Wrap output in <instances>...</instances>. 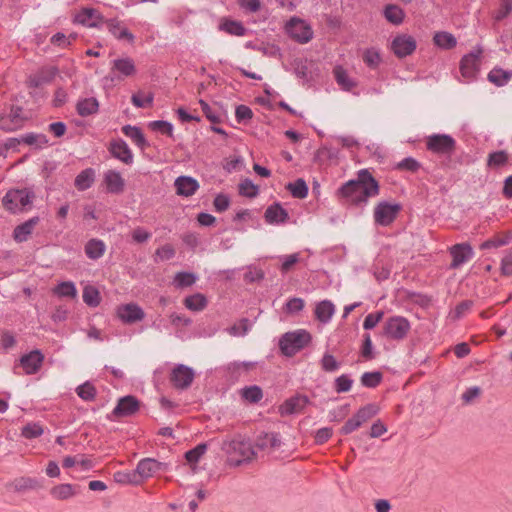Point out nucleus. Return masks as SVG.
Segmentation results:
<instances>
[{"instance_id": "0eeeda50", "label": "nucleus", "mask_w": 512, "mask_h": 512, "mask_svg": "<svg viewBox=\"0 0 512 512\" xmlns=\"http://www.w3.org/2000/svg\"><path fill=\"white\" fill-rule=\"evenodd\" d=\"M410 328V323L405 317L393 316L384 324V335L392 340H402L407 336Z\"/></svg>"}, {"instance_id": "052dcab7", "label": "nucleus", "mask_w": 512, "mask_h": 512, "mask_svg": "<svg viewBox=\"0 0 512 512\" xmlns=\"http://www.w3.org/2000/svg\"><path fill=\"white\" fill-rule=\"evenodd\" d=\"M363 61L368 67L374 69L381 61L380 54L375 49H367L363 54Z\"/></svg>"}, {"instance_id": "09e8293b", "label": "nucleus", "mask_w": 512, "mask_h": 512, "mask_svg": "<svg viewBox=\"0 0 512 512\" xmlns=\"http://www.w3.org/2000/svg\"><path fill=\"white\" fill-rule=\"evenodd\" d=\"M53 292L59 297H70L75 298L77 290L75 284L71 281H65L59 283L53 290Z\"/></svg>"}, {"instance_id": "6e6552de", "label": "nucleus", "mask_w": 512, "mask_h": 512, "mask_svg": "<svg viewBox=\"0 0 512 512\" xmlns=\"http://www.w3.org/2000/svg\"><path fill=\"white\" fill-rule=\"evenodd\" d=\"M483 53L481 47H477L475 50L464 55L460 61V72L461 75L468 81L475 79L477 73L480 70V57Z\"/></svg>"}, {"instance_id": "a19ab883", "label": "nucleus", "mask_w": 512, "mask_h": 512, "mask_svg": "<svg viewBox=\"0 0 512 512\" xmlns=\"http://www.w3.org/2000/svg\"><path fill=\"white\" fill-rule=\"evenodd\" d=\"M286 189L291 193L294 198L304 199L308 195V186L304 179L298 178L294 182L286 185Z\"/></svg>"}, {"instance_id": "0e129e2a", "label": "nucleus", "mask_w": 512, "mask_h": 512, "mask_svg": "<svg viewBox=\"0 0 512 512\" xmlns=\"http://www.w3.org/2000/svg\"><path fill=\"white\" fill-rule=\"evenodd\" d=\"M230 202L231 201L228 195L219 193L213 200V206L217 212L222 213L229 208Z\"/></svg>"}, {"instance_id": "7ed1b4c3", "label": "nucleus", "mask_w": 512, "mask_h": 512, "mask_svg": "<svg viewBox=\"0 0 512 512\" xmlns=\"http://www.w3.org/2000/svg\"><path fill=\"white\" fill-rule=\"evenodd\" d=\"M312 341L311 334L305 329L284 333L279 339V348L284 356L292 357Z\"/></svg>"}, {"instance_id": "39448f33", "label": "nucleus", "mask_w": 512, "mask_h": 512, "mask_svg": "<svg viewBox=\"0 0 512 512\" xmlns=\"http://www.w3.org/2000/svg\"><path fill=\"white\" fill-rule=\"evenodd\" d=\"M34 198V193L27 191L26 189H12L9 190L3 197L2 203L6 210L11 213H17L22 208L31 203Z\"/></svg>"}, {"instance_id": "cd10ccee", "label": "nucleus", "mask_w": 512, "mask_h": 512, "mask_svg": "<svg viewBox=\"0 0 512 512\" xmlns=\"http://www.w3.org/2000/svg\"><path fill=\"white\" fill-rule=\"evenodd\" d=\"M113 71H118L124 77L133 76L136 73L135 63L130 57L115 59L111 68Z\"/></svg>"}, {"instance_id": "338daca9", "label": "nucleus", "mask_w": 512, "mask_h": 512, "mask_svg": "<svg viewBox=\"0 0 512 512\" xmlns=\"http://www.w3.org/2000/svg\"><path fill=\"white\" fill-rule=\"evenodd\" d=\"M235 117L238 123L246 122L252 119L253 112L250 107L241 104L236 107Z\"/></svg>"}, {"instance_id": "864d4df0", "label": "nucleus", "mask_w": 512, "mask_h": 512, "mask_svg": "<svg viewBox=\"0 0 512 512\" xmlns=\"http://www.w3.org/2000/svg\"><path fill=\"white\" fill-rule=\"evenodd\" d=\"M207 450V444L206 443H200L193 449H190L185 453V459L190 464H196L201 456L206 452Z\"/></svg>"}, {"instance_id": "2eb2a0df", "label": "nucleus", "mask_w": 512, "mask_h": 512, "mask_svg": "<svg viewBox=\"0 0 512 512\" xmlns=\"http://www.w3.org/2000/svg\"><path fill=\"white\" fill-rule=\"evenodd\" d=\"M415 39L407 34L397 35L391 44V49L398 58L411 55L416 50Z\"/></svg>"}, {"instance_id": "bf43d9fd", "label": "nucleus", "mask_w": 512, "mask_h": 512, "mask_svg": "<svg viewBox=\"0 0 512 512\" xmlns=\"http://www.w3.org/2000/svg\"><path fill=\"white\" fill-rule=\"evenodd\" d=\"M353 384V380L346 374H343L335 379V391L337 393L348 392Z\"/></svg>"}, {"instance_id": "5fc2aeb1", "label": "nucleus", "mask_w": 512, "mask_h": 512, "mask_svg": "<svg viewBox=\"0 0 512 512\" xmlns=\"http://www.w3.org/2000/svg\"><path fill=\"white\" fill-rule=\"evenodd\" d=\"M44 430L38 423H28L22 428V436L27 439H33L41 436Z\"/></svg>"}, {"instance_id": "b1692460", "label": "nucleus", "mask_w": 512, "mask_h": 512, "mask_svg": "<svg viewBox=\"0 0 512 512\" xmlns=\"http://www.w3.org/2000/svg\"><path fill=\"white\" fill-rule=\"evenodd\" d=\"M104 182L109 193L120 194L124 191L125 181L118 171H107L104 176Z\"/></svg>"}, {"instance_id": "c03bdc74", "label": "nucleus", "mask_w": 512, "mask_h": 512, "mask_svg": "<svg viewBox=\"0 0 512 512\" xmlns=\"http://www.w3.org/2000/svg\"><path fill=\"white\" fill-rule=\"evenodd\" d=\"M220 30L234 36H244L246 34V28L240 21L226 19L220 26Z\"/></svg>"}, {"instance_id": "f3484780", "label": "nucleus", "mask_w": 512, "mask_h": 512, "mask_svg": "<svg viewBox=\"0 0 512 512\" xmlns=\"http://www.w3.org/2000/svg\"><path fill=\"white\" fill-rule=\"evenodd\" d=\"M107 149L115 159L123 162L124 164L131 165L133 163V153L123 139L110 141Z\"/></svg>"}, {"instance_id": "a211bd4d", "label": "nucleus", "mask_w": 512, "mask_h": 512, "mask_svg": "<svg viewBox=\"0 0 512 512\" xmlns=\"http://www.w3.org/2000/svg\"><path fill=\"white\" fill-rule=\"evenodd\" d=\"M166 468V463L159 462L153 458H144L138 462L135 472L141 478H149L159 471L166 470Z\"/></svg>"}, {"instance_id": "f257e3e1", "label": "nucleus", "mask_w": 512, "mask_h": 512, "mask_svg": "<svg viewBox=\"0 0 512 512\" xmlns=\"http://www.w3.org/2000/svg\"><path fill=\"white\" fill-rule=\"evenodd\" d=\"M379 182L368 169H361L355 179L342 184L336 191L337 198L349 205L361 207L367 204L368 199L379 195Z\"/></svg>"}, {"instance_id": "473e14b6", "label": "nucleus", "mask_w": 512, "mask_h": 512, "mask_svg": "<svg viewBox=\"0 0 512 512\" xmlns=\"http://www.w3.org/2000/svg\"><path fill=\"white\" fill-rule=\"evenodd\" d=\"M281 445V439L278 433H263L258 436L256 440V446L261 449H275Z\"/></svg>"}, {"instance_id": "f03ea898", "label": "nucleus", "mask_w": 512, "mask_h": 512, "mask_svg": "<svg viewBox=\"0 0 512 512\" xmlns=\"http://www.w3.org/2000/svg\"><path fill=\"white\" fill-rule=\"evenodd\" d=\"M221 449L227 455V464L232 467L248 463L256 455L251 442L240 435L230 440H224Z\"/></svg>"}, {"instance_id": "a18cd8bd", "label": "nucleus", "mask_w": 512, "mask_h": 512, "mask_svg": "<svg viewBox=\"0 0 512 512\" xmlns=\"http://www.w3.org/2000/svg\"><path fill=\"white\" fill-rule=\"evenodd\" d=\"M238 192L241 196L252 199L258 196L259 187L255 185L250 179L246 178L239 183Z\"/></svg>"}, {"instance_id": "6e6d98bb", "label": "nucleus", "mask_w": 512, "mask_h": 512, "mask_svg": "<svg viewBox=\"0 0 512 512\" xmlns=\"http://www.w3.org/2000/svg\"><path fill=\"white\" fill-rule=\"evenodd\" d=\"M321 368L325 372H334L339 369L340 363L329 353H325L320 361Z\"/></svg>"}, {"instance_id": "1a4fd4ad", "label": "nucleus", "mask_w": 512, "mask_h": 512, "mask_svg": "<svg viewBox=\"0 0 512 512\" xmlns=\"http://www.w3.org/2000/svg\"><path fill=\"white\" fill-rule=\"evenodd\" d=\"M401 209L402 207L398 203L379 202L374 209V221L377 225L389 226L397 218Z\"/></svg>"}, {"instance_id": "393cba45", "label": "nucleus", "mask_w": 512, "mask_h": 512, "mask_svg": "<svg viewBox=\"0 0 512 512\" xmlns=\"http://www.w3.org/2000/svg\"><path fill=\"white\" fill-rule=\"evenodd\" d=\"M38 216L32 217L24 223L16 226L13 231V237L17 242H24L28 239L29 235L33 232L34 227L39 223Z\"/></svg>"}, {"instance_id": "c9c22d12", "label": "nucleus", "mask_w": 512, "mask_h": 512, "mask_svg": "<svg viewBox=\"0 0 512 512\" xmlns=\"http://www.w3.org/2000/svg\"><path fill=\"white\" fill-rule=\"evenodd\" d=\"M512 78V71L495 67L488 73V80L498 87L506 85Z\"/></svg>"}, {"instance_id": "412c9836", "label": "nucleus", "mask_w": 512, "mask_h": 512, "mask_svg": "<svg viewBox=\"0 0 512 512\" xmlns=\"http://www.w3.org/2000/svg\"><path fill=\"white\" fill-rule=\"evenodd\" d=\"M44 360V355L40 350H33L28 354L23 355L20 358V365L26 372V374L36 373Z\"/></svg>"}, {"instance_id": "774afa93", "label": "nucleus", "mask_w": 512, "mask_h": 512, "mask_svg": "<svg viewBox=\"0 0 512 512\" xmlns=\"http://www.w3.org/2000/svg\"><path fill=\"white\" fill-rule=\"evenodd\" d=\"M304 305L305 303L302 298L293 297L285 304V311L290 314L298 313L303 310Z\"/></svg>"}, {"instance_id": "423d86ee", "label": "nucleus", "mask_w": 512, "mask_h": 512, "mask_svg": "<svg viewBox=\"0 0 512 512\" xmlns=\"http://www.w3.org/2000/svg\"><path fill=\"white\" fill-rule=\"evenodd\" d=\"M426 148L434 154L450 156L456 150V141L448 134H433L427 137Z\"/></svg>"}, {"instance_id": "5701e85b", "label": "nucleus", "mask_w": 512, "mask_h": 512, "mask_svg": "<svg viewBox=\"0 0 512 512\" xmlns=\"http://www.w3.org/2000/svg\"><path fill=\"white\" fill-rule=\"evenodd\" d=\"M104 24H106L108 31L118 40H126L129 43L134 42V35L126 27H123L122 22L118 19H106Z\"/></svg>"}, {"instance_id": "f8f14e48", "label": "nucleus", "mask_w": 512, "mask_h": 512, "mask_svg": "<svg viewBox=\"0 0 512 512\" xmlns=\"http://www.w3.org/2000/svg\"><path fill=\"white\" fill-rule=\"evenodd\" d=\"M140 408V401L133 395H127L118 400L111 416L115 419L129 417L136 414Z\"/></svg>"}, {"instance_id": "2f4dec72", "label": "nucleus", "mask_w": 512, "mask_h": 512, "mask_svg": "<svg viewBox=\"0 0 512 512\" xmlns=\"http://www.w3.org/2000/svg\"><path fill=\"white\" fill-rule=\"evenodd\" d=\"M95 179V172L92 168L81 171L75 178L74 185L79 191L87 190L92 186Z\"/></svg>"}, {"instance_id": "e2e57ef3", "label": "nucleus", "mask_w": 512, "mask_h": 512, "mask_svg": "<svg viewBox=\"0 0 512 512\" xmlns=\"http://www.w3.org/2000/svg\"><path fill=\"white\" fill-rule=\"evenodd\" d=\"M58 74V68L55 66L51 67H42L38 72L37 75L40 77L42 82L44 84L51 83L56 75Z\"/></svg>"}, {"instance_id": "aec40b11", "label": "nucleus", "mask_w": 512, "mask_h": 512, "mask_svg": "<svg viewBox=\"0 0 512 512\" xmlns=\"http://www.w3.org/2000/svg\"><path fill=\"white\" fill-rule=\"evenodd\" d=\"M264 219L268 224L278 225L286 223L289 219V214L280 203L274 202L265 210Z\"/></svg>"}, {"instance_id": "4c0bfd02", "label": "nucleus", "mask_w": 512, "mask_h": 512, "mask_svg": "<svg viewBox=\"0 0 512 512\" xmlns=\"http://www.w3.org/2000/svg\"><path fill=\"white\" fill-rule=\"evenodd\" d=\"M208 304L207 298L201 293H195L184 299V305L187 309L195 312L202 311Z\"/></svg>"}, {"instance_id": "9d476101", "label": "nucleus", "mask_w": 512, "mask_h": 512, "mask_svg": "<svg viewBox=\"0 0 512 512\" xmlns=\"http://www.w3.org/2000/svg\"><path fill=\"white\" fill-rule=\"evenodd\" d=\"M195 378L194 370L184 364L176 365L170 373V383L175 389L186 390L188 389Z\"/></svg>"}, {"instance_id": "8fccbe9b", "label": "nucleus", "mask_w": 512, "mask_h": 512, "mask_svg": "<svg viewBox=\"0 0 512 512\" xmlns=\"http://www.w3.org/2000/svg\"><path fill=\"white\" fill-rule=\"evenodd\" d=\"M382 379H383L382 373L379 371H375V372H365L361 376L360 380H361V384L364 387L375 388L381 383Z\"/></svg>"}, {"instance_id": "c85d7f7f", "label": "nucleus", "mask_w": 512, "mask_h": 512, "mask_svg": "<svg viewBox=\"0 0 512 512\" xmlns=\"http://www.w3.org/2000/svg\"><path fill=\"white\" fill-rule=\"evenodd\" d=\"M335 312L334 304L329 300L319 302L315 307V317L322 323H327Z\"/></svg>"}, {"instance_id": "20e7f679", "label": "nucleus", "mask_w": 512, "mask_h": 512, "mask_svg": "<svg viewBox=\"0 0 512 512\" xmlns=\"http://www.w3.org/2000/svg\"><path fill=\"white\" fill-rule=\"evenodd\" d=\"M29 117L24 108L18 105H11L7 112L0 114V130L5 133H13L21 130Z\"/></svg>"}, {"instance_id": "69168bd1", "label": "nucleus", "mask_w": 512, "mask_h": 512, "mask_svg": "<svg viewBox=\"0 0 512 512\" xmlns=\"http://www.w3.org/2000/svg\"><path fill=\"white\" fill-rule=\"evenodd\" d=\"M420 167L421 164L413 157L404 158L396 166L398 170H406L410 172H416Z\"/></svg>"}, {"instance_id": "7c9ffc66", "label": "nucleus", "mask_w": 512, "mask_h": 512, "mask_svg": "<svg viewBox=\"0 0 512 512\" xmlns=\"http://www.w3.org/2000/svg\"><path fill=\"white\" fill-rule=\"evenodd\" d=\"M99 109V102L96 98L90 97L79 100L76 105L77 113L82 117L95 114Z\"/></svg>"}, {"instance_id": "4be33fe9", "label": "nucleus", "mask_w": 512, "mask_h": 512, "mask_svg": "<svg viewBox=\"0 0 512 512\" xmlns=\"http://www.w3.org/2000/svg\"><path fill=\"white\" fill-rule=\"evenodd\" d=\"M176 193L181 196H192L199 188L198 181L190 176H179L175 180Z\"/></svg>"}, {"instance_id": "ddd939ff", "label": "nucleus", "mask_w": 512, "mask_h": 512, "mask_svg": "<svg viewBox=\"0 0 512 512\" xmlns=\"http://www.w3.org/2000/svg\"><path fill=\"white\" fill-rule=\"evenodd\" d=\"M116 314L125 324H133L145 318L143 309L136 303L119 305L116 309Z\"/></svg>"}, {"instance_id": "de8ad7c7", "label": "nucleus", "mask_w": 512, "mask_h": 512, "mask_svg": "<svg viewBox=\"0 0 512 512\" xmlns=\"http://www.w3.org/2000/svg\"><path fill=\"white\" fill-rule=\"evenodd\" d=\"M77 395L84 401H93L96 398V387L89 381L79 385L76 388Z\"/></svg>"}, {"instance_id": "49530a36", "label": "nucleus", "mask_w": 512, "mask_h": 512, "mask_svg": "<svg viewBox=\"0 0 512 512\" xmlns=\"http://www.w3.org/2000/svg\"><path fill=\"white\" fill-rule=\"evenodd\" d=\"M83 301L89 307H97L100 304V293L94 286L88 285L83 289Z\"/></svg>"}, {"instance_id": "72a5a7b5", "label": "nucleus", "mask_w": 512, "mask_h": 512, "mask_svg": "<svg viewBox=\"0 0 512 512\" xmlns=\"http://www.w3.org/2000/svg\"><path fill=\"white\" fill-rule=\"evenodd\" d=\"M333 73L336 82L344 91L349 92L356 87L357 83L348 76L346 70L341 66H336L333 70Z\"/></svg>"}, {"instance_id": "e433bc0d", "label": "nucleus", "mask_w": 512, "mask_h": 512, "mask_svg": "<svg viewBox=\"0 0 512 512\" xmlns=\"http://www.w3.org/2000/svg\"><path fill=\"white\" fill-rule=\"evenodd\" d=\"M384 17L388 22L399 25L403 22L405 13L398 5L388 4L384 8Z\"/></svg>"}, {"instance_id": "58836bf2", "label": "nucleus", "mask_w": 512, "mask_h": 512, "mask_svg": "<svg viewBox=\"0 0 512 512\" xmlns=\"http://www.w3.org/2000/svg\"><path fill=\"white\" fill-rule=\"evenodd\" d=\"M379 412V408L375 404H367L361 407L354 415L353 418L360 425V427L368 420L373 418Z\"/></svg>"}, {"instance_id": "c756f323", "label": "nucleus", "mask_w": 512, "mask_h": 512, "mask_svg": "<svg viewBox=\"0 0 512 512\" xmlns=\"http://www.w3.org/2000/svg\"><path fill=\"white\" fill-rule=\"evenodd\" d=\"M85 254L89 259L97 260L104 255L105 244L100 239H90L84 247Z\"/></svg>"}, {"instance_id": "ea45409f", "label": "nucleus", "mask_w": 512, "mask_h": 512, "mask_svg": "<svg viewBox=\"0 0 512 512\" xmlns=\"http://www.w3.org/2000/svg\"><path fill=\"white\" fill-rule=\"evenodd\" d=\"M433 41L436 46L447 50L452 49L457 45L455 36L445 31L435 33Z\"/></svg>"}, {"instance_id": "79ce46f5", "label": "nucleus", "mask_w": 512, "mask_h": 512, "mask_svg": "<svg viewBox=\"0 0 512 512\" xmlns=\"http://www.w3.org/2000/svg\"><path fill=\"white\" fill-rule=\"evenodd\" d=\"M21 140L22 143L29 146H34L36 149H41L49 144V140L45 134H38L33 132L22 135Z\"/></svg>"}, {"instance_id": "9b49d317", "label": "nucleus", "mask_w": 512, "mask_h": 512, "mask_svg": "<svg viewBox=\"0 0 512 512\" xmlns=\"http://www.w3.org/2000/svg\"><path fill=\"white\" fill-rule=\"evenodd\" d=\"M286 30L292 39L301 44L309 42L313 37L311 27L298 18H292L287 23Z\"/></svg>"}, {"instance_id": "3c124183", "label": "nucleus", "mask_w": 512, "mask_h": 512, "mask_svg": "<svg viewBox=\"0 0 512 512\" xmlns=\"http://www.w3.org/2000/svg\"><path fill=\"white\" fill-rule=\"evenodd\" d=\"M508 162V153L504 150L492 152L488 155L487 165L489 167L498 168L504 166Z\"/></svg>"}, {"instance_id": "37998d69", "label": "nucleus", "mask_w": 512, "mask_h": 512, "mask_svg": "<svg viewBox=\"0 0 512 512\" xmlns=\"http://www.w3.org/2000/svg\"><path fill=\"white\" fill-rule=\"evenodd\" d=\"M241 397L249 403L256 404L263 398V391L257 385L247 386L241 389Z\"/></svg>"}, {"instance_id": "bb28decb", "label": "nucleus", "mask_w": 512, "mask_h": 512, "mask_svg": "<svg viewBox=\"0 0 512 512\" xmlns=\"http://www.w3.org/2000/svg\"><path fill=\"white\" fill-rule=\"evenodd\" d=\"M122 132L125 136L129 137L141 150H144L149 146V143L146 140L141 128L132 125H125L122 127Z\"/></svg>"}, {"instance_id": "a878e982", "label": "nucleus", "mask_w": 512, "mask_h": 512, "mask_svg": "<svg viewBox=\"0 0 512 512\" xmlns=\"http://www.w3.org/2000/svg\"><path fill=\"white\" fill-rule=\"evenodd\" d=\"M11 488L16 492H25L28 490H39L43 488L42 483L36 479L31 477H20L16 478L13 482L9 484Z\"/></svg>"}, {"instance_id": "dca6fc26", "label": "nucleus", "mask_w": 512, "mask_h": 512, "mask_svg": "<svg viewBox=\"0 0 512 512\" xmlns=\"http://www.w3.org/2000/svg\"><path fill=\"white\" fill-rule=\"evenodd\" d=\"M106 18L95 8H83L75 16V22L90 28H100Z\"/></svg>"}, {"instance_id": "6ab92c4d", "label": "nucleus", "mask_w": 512, "mask_h": 512, "mask_svg": "<svg viewBox=\"0 0 512 512\" xmlns=\"http://www.w3.org/2000/svg\"><path fill=\"white\" fill-rule=\"evenodd\" d=\"M309 403L306 395L297 394L284 401L279 411L282 416L300 413Z\"/></svg>"}, {"instance_id": "f704fd0d", "label": "nucleus", "mask_w": 512, "mask_h": 512, "mask_svg": "<svg viewBox=\"0 0 512 512\" xmlns=\"http://www.w3.org/2000/svg\"><path fill=\"white\" fill-rule=\"evenodd\" d=\"M74 485L72 484H59L50 489V495L57 500H67L76 495Z\"/></svg>"}, {"instance_id": "4468645a", "label": "nucleus", "mask_w": 512, "mask_h": 512, "mask_svg": "<svg viewBox=\"0 0 512 512\" xmlns=\"http://www.w3.org/2000/svg\"><path fill=\"white\" fill-rule=\"evenodd\" d=\"M450 255L452 262L450 263L451 269H457L464 263L471 260L474 256L473 248L469 243H458L450 247Z\"/></svg>"}, {"instance_id": "13d9d810", "label": "nucleus", "mask_w": 512, "mask_h": 512, "mask_svg": "<svg viewBox=\"0 0 512 512\" xmlns=\"http://www.w3.org/2000/svg\"><path fill=\"white\" fill-rule=\"evenodd\" d=\"M250 328V323L247 318H242L238 323H235L228 330L229 334L232 336H244Z\"/></svg>"}, {"instance_id": "4d7b16f0", "label": "nucleus", "mask_w": 512, "mask_h": 512, "mask_svg": "<svg viewBox=\"0 0 512 512\" xmlns=\"http://www.w3.org/2000/svg\"><path fill=\"white\" fill-rule=\"evenodd\" d=\"M149 127L153 131H159L169 137H173V126L170 122L164 120H156L149 123Z\"/></svg>"}, {"instance_id": "680f3d73", "label": "nucleus", "mask_w": 512, "mask_h": 512, "mask_svg": "<svg viewBox=\"0 0 512 512\" xmlns=\"http://www.w3.org/2000/svg\"><path fill=\"white\" fill-rule=\"evenodd\" d=\"M361 356L366 360L375 358L371 337L368 333L363 335V343L360 351Z\"/></svg>"}, {"instance_id": "603ef678", "label": "nucleus", "mask_w": 512, "mask_h": 512, "mask_svg": "<svg viewBox=\"0 0 512 512\" xmlns=\"http://www.w3.org/2000/svg\"><path fill=\"white\" fill-rule=\"evenodd\" d=\"M196 280V275L190 272H178L174 278L175 285L179 288L192 286Z\"/></svg>"}]
</instances>
